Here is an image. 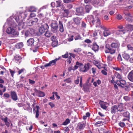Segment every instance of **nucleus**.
Listing matches in <instances>:
<instances>
[{
	"label": "nucleus",
	"mask_w": 133,
	"mask_h": 133,
	"mask_svg": "<svg viewBox=\"0 0 133 133\" xmlns=\"http://www.w3.org/2000/svg\"><path fill=\"white\" fill-rule=\"evenodd\" d=\"M59 31L61 32H63L64 30V29L63 28V25L62 23V22L60 21H59Z\"/></svg>",
	"instance_id": "obj_19"
},
{
	"label": "nucleus",
	"mask_w": 133,
	"mask_h": 133,
	"mask_svg": "<svg viewBox=\"0 0 133 133\" xmlns=\"http://www.w3.org/2000/svg\"><path fill=\"white\" fill-rule=\"evenodd\" d=\"M113 58V57L111 55H109L107 56V61L108 63H111L112 61Z\"/></svg>",
	"instance_id": "obj_21"
},
{
	"label": "nucleus",
	"mask_w": 133,
	"mask_h": 133,
	"mask_svg": "<svg viewBox=\"0 0 133 133\" xmlns=\"http://www.w3.org/2000/svg\"><path fill=\"white\" fill-rule=\"evenodd\" d=\"M116 83L119 86L122 88L127 87V83L126 81L123 79H121L117 81L116 82Z\"/></svg>",
	"instance_id": "obj_5"
},
{
	"label": "nucleus",
	"mask_w": 133,
	"mask_h": 133,
	"mask_svg": "<svg viewBox=\"0 0 133 133\" xmlns=\"http://www.w3.org/2000/svg\"><path fill=\"white\" fill-rule=\"evenodd\" d=\"M17 24L14 22L12 23L10 27L8 28L6 30V32L8 34H11L14 36L18 35L19 33L16 31L14 28H16Z\"/></svg>",
	"instance_id": "obj_2"
},
{
	"label": "nucleus",
	"mask_w": 133,
	"mask_h": 133,
	"mask_svg": "<svg viewBox=\"0 0 133 133\" xmlns=\"http://www.w3.org/2000/svg\"><path fill=\"white\" fill-rule=\"evenodd\" d=\"M69 13V10L68 9H64L63 12V17H66L68 16Z\"/></svg>",
	"instance_id": "obj_17"
},
{
	"label": "nucleus",
	"mask_w": 133,
	"mask_h": 133,
	"mask_svg": "<svg viewBox=\"0 0 133 133\" xmlns=\"http://www.w3.org/2000/svg\"><path fill=\"white\" fill-rule=\"evenodd\" d=\"M121 34H124L128 31V30L125 28L124 29L119 30Z\"/></svg>",
	"instance_id": "obj_35"
},
{
	"label": "nucleus",
	"mask_w": 133,
	"mask_h": 133,
	"mask_svg": "<svg viewBox=\"0 0 133 133\" xmlns=\"http://www.w3.org/2000/svg\"><path fill=\"white\" fill-rule=\"evenodd\" d=\"M76 12L77 13V15H81L84 13L83 8L82 7H80L77 8L76 9Z\"/></svg>",
	"instance_id": "obj_9"
},
{
	"label": "nucleus",
	"mask_w": 133,
	"mask_h": 133,
	"mask_svg": "<svg viewBox=\"0 0 133 133\" xmlns=\"http://www.w3.org/2000/svg\"><path fill=\"white\" fill-rule=\"evenodd\" d=\"M45 131L46 133H53V131L51 130V129L45 128Z\"/></svg>",
	"instance_id": "obj_39"
},
{
	"label": "nucleus",
	"mask_w": 133,
	"mask_h": 133,
	"mask_svg": "<svg viewBox=\"0 0 133 133\" xmlns=\"http://www.w3.org/2000/svg\"><path fill=\"white\" fill-rule=\"evenodd\" d=\"M110 31L108 30L107 29L104 30L103 32L104 35L105 36H107L109 35H110Z\"/></svg>",
	"instance_id": "obj_27"
},
{
	"label": "nucleus",
	"mask_w": 133,
	"mask_h": 133,
	"mask_svg": "<svg viewBox=\"0 0 133 133\" xmlns=\"http://www.w3.org/2000/svg\"><path fill=\"white\" fill-rule=\"evenodd\" d=\"M73 37L74 36L73 35H71L70 37L68 38V41L69 42H71L73 40Z\"/></svg>",
	"instance_id": "obj_52"
},
{
	"label": "nucleus",
	"mask_w": 133,
	"mask_h": 133,
	"mask_svg": "<svg viewBox=\"0 0 133 133\" xmlns=\"http://www.w3.org/2000/svg\"><path fill=\"white\" fill-rule=\"evenodd\" d=\"M102 73L104 75H107V73L106 70H102L101 71Z\"/></svg>",
	"instance_id": "obj_59"
},
{
	"label": "nucleus",
	"mask_w": 133,
	"mask_h": 133,
	"mask_svg": "<svg viewBox=\"0 0 133 133\" xmlns=\"http://www.w3.org/2000/svg\"><path fill=\"white\" fill-rule=\"evenodd\" d=\"M59 58H56L55 59L52 60L50 62V63L51 65H53L55 64L56 63L57 61L59 60Z\"/></svg>",
	"instance_id": "obj_30"
},
{
	"label": "nucleus",
	"mask_w": 133,
	"mask_h": 133,
	"mask_svg": "<svg viewBox=\"0 0 133 133\" xmlns=\"http://www.w3.org/2000/svg\"><path fill=\"white\" fill-rule=\"evenodd\" d=\"M124 14L127 16H129L131 17V15L129 13L128 11H124Z\"/></svg>",
	"instance_id": "obj_53"
},
{
	"label": "nucleus",
	"mask_w": 133,
	"mask_h": 133,
	"mask_svg": "<svg viewBox=\"0 0 133 133\" xmlns=\"http://www.w3.org/2000/svg\"><path fill=\"white\" fill-rule=\"evenodd\" d=\"M39 96L40 97H43L45 96V94L44 92L41 91H39L38 92Z\"/></svg>",
	"instance_id": "obj_41"
},
{
	"label": "nucleus",
	"mask_w": 133,
	"mask_h": 133,
	"mask_svg": "<svg viewBox=\"0 0 133 133\" xmlns=\"http://www.w3.org/2000/svg\"><path fill=\"white\" fill-rule=\"evenodd\" d=\"M9 70L11 76L12 77H14V74L15 73V71L12 70L11 69H9Z\"/></svg>",
	"instance_id": "obj_49"
},
{
	"label": "nucleus",
	"mask_w": 133,
	"mask_h": 133,
	"mask_svg": "<svg viewBox=\"0 0 133 133\" xmlns=\"http://www.w3.org/2000/svg\"><path fill=\"white\" fill-rule=\"evenodd\" d=\"M53 94L54 95H55L56 97L58 99H59L60 98V97L58 95V93L57 92H53Z\"/></svg>",
	"instance_id": "obj_56"
},
{
	"label": "nucleus",
	"mask_w": 133,
	"mask_h": 133,
	"mask_svg": "<svg viewBox=\"0 0 133 133\" xmlns=\"http://www.w3.org/2000/svg\"><path fill=\"white\" fill-rule=\"evenodd\" d=\"M84 66L86 71H87L91 67L90 64L89 63L85 64Z\"/></svg>",
	"instance_id": "obj_28"
},
{
	"label": "nucleus",
	"mask_w": 133,
	"mask_h": 133,
	"mask_svg": "<svg viewBox=\"0 0 133 133\" xmlns=\"http://www.w3.org/2000/svg\"><path fill=\"white\" fill-rule=\"evenodd\" d=\"M23 43L20 42L16 44L15 45V47L17 48L20 49L23 46Z\"/></svg>",
	"instance_id": "obj_22"
},
{
	"label": "nucleus",
	"mask_w": 133,
	"mask_h": 133,
	"mask_svg": "<svg viewBox=\"0 0 133 133\" xmlns=\"http://www.w3.org/2000/svg\"><path fill=\"white\" fill-rule=\"evenodd\" d=\"M73 7V5L72 4H68L67 5V8L70 9L72 8Z\"/></svg>",
	"instance_id": "obj_57"
},
{
	"label": "nucleus",
	"mask_w": 133,
	"mask_h": 133,
	"mask_svg": "<svg viewBox=\"0 0 133 133\" xmlns=\"http://www.w3.org/2000/svg\"><path fill=\"white\" fill-rule=\"evenodd\" d=\"M113 69L116 71H119L121 72H122V70L121 69L117 67H113Z\"/></svg>",
	"instance_id": "obj_44"
},
{
	"label": "nucleus",
	"mask_w": 133,
	"mask_h": 133,
	"mask_svg": "<svg viewBox=\"0 0 133 133\" xmlns=\"http://www.w3.org/2000/svg\"><path fill=\"white\" fill-rule=\"evenodd\" d=\"M37 16L39 18H41L42 17H43L44 16V15L42 13H40Z\"/></svg>",
	"instance_id": "obj_58"
},
{
	"label": "nucleus",
	"mask_w": 133,
	"mask_h": 133,
	"mask_svg": "<svg viewBox=\"0 0 133 133\" xmlns=\"http://www.w3.org/2000/svg\"><path fill=\"white\" fill-rule=\"evenodd\" d=\"M101 107L104 109H106L107 108V107L105 103L102 101H100L99 102Z\"/></svg>",
	"instance_id": "obj_16"
},
{
	"label": "nucleus",
	"mask_w": 133,
	"mask_h": 133,
	"mask_svg": "<svg viewBox=\"0 0 133 133\" xmlns=\"http://www.w3.org/2000/svg\"><path fill=\"white\" fill-rule=\"evenodd\" d=\"M115 76L118 78L119 79H121V76L119 73L117 72H116L115 73Z\"/></svg>",
	"instance_id": "obj_37"
},
{
	"label": "nucleus",
	"mask_w": 133,
	"mask_h": 133,
	"mask_svg": "<svg viewBox=\"0 0 133 133\" xmlns=\"http://www.w3.org/2000/svg\"><path fill=\"white\" fill-rule=\"evenodd\" d=\"M21 59V57L20 56L17 55L15 57L14 60L16 62H17L18 61H20Z\"/></svg>",
	"instance_id": "obj_36"
},
{
	"label": "nucleus",
	"mask_w": 133,
	"mask_h": 133,
	"mask_svg": "<svg viewBox=\"0 0 133 133\" xmlns=\"http://www.w3.org/2000/svg\"><path fill=\"white\" fill-rule=\"evenodd\" d=\"M34 42V40L33 38H30L27 42V44L28 46H32Z\"/></svg>",
	"instance_id": "obj_13"
},
{
	"label": "nucleus",
	"mask_w": 133,
	"mask_h": 133,
	"mask_svg": "<svg viewBox=\"0 0 133 133\" xmlns=\"http://www.w3.org/2000/svg\"><path fill=\"white\" fill-rule=\"evenodd\" d=\"M29 83L30 84H34L35 83V81L32 80L30 79H29Z\"/></svg>",
	"instance_id": "obj_60"
},
{
	"label": "nucleus",
	"mask_w": 133,
	"mask_h": 133,
	"mask_svg": "<svg viewBox=\"0 0 133 133\" xmlns=\"http://www.w3.org/2000/svg\"><path fill=\"white\" fill-rule=\"evenodd\" d=\"M80 71L83 72H87L84 66L83 67L81 66L80 69Z\"/></svg>",
	"instance_id": "obj_46"
},
{
	"label": "nucleus",
	"mask_w": 133,
	"mask_h": 133,
	"mask_svg": "<svg viewBox=\"0 0 133 133\" xmlns=\"http://www.w3.org/2000/svg\"><path fill=\"white\" fill-rule=\"evenodd\" d=\"M41 26L44 28L45 30H48L49 28V26L46 23H45L42 24Z\"/></svg>",
	"instance_id": "obj_29"
},
{
	"label": "nucleus",
	"mask_w": 133,
	"mask_h": 133,
	"mask_svg": "<svg viewBox=\"0 0 133 133\" xmlns=\"http://www.w3.org/2000/svg\"><path fill=\"white\" fill-rule=\"evenodd\" d=\"M11 96L12 99L16 101L18 99V97L15 92V91H11Z\"/></svg>",
	"instance_id": "obj_11"
},
{
	"label": "nucleus",
	"mask_w": 133,
	"mask_h": 133,
	"mask_svg": "<svg viewBox=\"0 0 133 133\" xmlns=\"http://www.w3.org/2000/svg\"><path fill=\"white\" fill-rule=\"evenodd\" d=\"M103 122L102 121H98L95 124V125H98L97 126H99L101 125H103Z\"/></svg>",
	"instance_id": "obj_42"
},
{
	"label": "nucleus",
	"mask_w": 133,
	"mask_h": 133,
	"mask_svg": "<svg viewBox=\"0 0 133 133\" xmlns=\"http://www.w3.org/2000/svg\"><path fill=\"white\" fill-rule=\"evenodd\" d=\"M99 46L97 45L96 43H94L92 45V49L95 52L97 51L99 49Z\"/></svg>",
	"instance_id": "obj_14"
},
{
	"label": "nucleus",
	"mask_w": 133,
	"mask_h": 133,
	"mask_svg": "<svg viewBox=\"0 0 133 133\" xmlns=\"http://www.w3.org/2000/svg\"><path fill=\"white\" fill-rule=\"evenodd\" d=\"M122 56L125 59L127 60L128 59L130 58L129 55L125 52L123 54Z\"/></svg>",
	"instance_id": "obj_24"
},
{
	"label": "nucleus",
	"mask_w": 133,
	"mask_h": 133,
	"mask_svg": "<svg viewBox=\"0 0 133 133\" xmlns=\"http://www.w3.org/2000/svg\"><path fill=\"white\" fill-rule=\"evenodd\" d=\"M91 8V7L90 5H85V11L87 13L89 12Z\"/></svg>",
	"instance_id": "obj_23"
},
{
	"label": "nucleus",
	"mask_w": 133,
	"mask_h": 133,
	"mask_svg": "<svg viewBox=\"0 0 133 133\" xmlns=\"http://www.w3.org/2000/svg\"><path fill=\"white\" fill-rule=\"evenodd\" d=\"M117 109L118 111L122 112L125 111V108L123 106V105L122 103H120L117 106Z\"/></svg>",
	"instance_id": "obj_10"
},
{
	"label": "nucleus",
	"mask_w": 133,
	"mask_h": 133,
	"mask_svg": "<svg viewBox=\"0 0 133 133\" xmlns=\"http://www.w3.org/2000/svg\"><path fill=\"white\" fill-rule=\"evenodd\" d=\"M94 64L96 66H97L98 69H100L102 68V64H100L99 62L96 61H95L94 62Z\"/></svg>",
	"instance_id": "obj_26"
},
{
	"label": "nucleus",
	"mask_w": 133,
	"mask_h": 133,
	"mask_svg": "<svg viewBox=\"0 0 133 133\" xmlns=\"http://www.w3.org/2000/svg\"><path fill=\"white\" fill-rule=\"evenodd\" d=\"M8 118L6 117L3 119V121H4L5 125L8 127H9L10 126V123L8 121Z\"/></svg>",
	"instance_id": "obj_32"
},
{
	"label": "nucleus",
	"mask_w": 133,
	"mask_h": 133,
	"mask_svg": "<svg viewBox=\"0 0 133 133\" xmlns=\"http://www.w3.org/2000/svg\"><path fill=\"white\" fill-rule=\"evenodd\" d=\"M69 55L70 56L72 57L73 58H75L76 56V55L75 54L71 53H70Z\"/></svg>",
	"instance_id": "obj_63"
},
{
	"label": "nucleus",
	"mask_w": 133,
	"mask_h": 133,
	"mask_svg": "<svg viewBox=\"0 0 133 133\" xmlns=\"http://www.w3.org/2000/svg\"><path fill=\"white\" fill-rule=\"evenodd\" d=\"M26 17L25 14H23L19 16L18 18H16L15 19L17 22H21L23 21Z\"/></svg>",
	"instance_id": "obj_6"
},
{
	"label": "nucleus",
	"mask_w": 133,
	"mask_h": 133,
	"mask_svg": "<svg viewBox=\"0 0 133 133\" xmlns=\"http://www.w3.org/2000/svg\"><path fill=\"white\" fill-rule=\"evenodd\" d=\"M45 30H46L41 26L39 29V32L41 34H42L44 33Z\"/></svg>",
	"instance_id": "obj_33"
},
{
	"label": "nucleus",
	"mask_w": 133,
	"mask_h": 133,
	"mask_svg": "<svg viewBox=\"0 0 133 133\" xmlns=\"http://www.w3.org/2000/svg\"><path fill=\"white\" fill-rule=\"evenodd\" d=\"M83 89L84 91H88L89 90V87L87 84L83 86Z\"/></svg>",
	"instance_id": "obj_34"
},
{
	"label": "nucleus",
	"mask_w": 133,
	"mask_h": 133,
	"mask_svg": "<svg viewBox=\"0 0 133 133\" xmlns=\"http://www.w3.org/2000/svg\"><path fill=\"white\" fill-rule=\"evenodd\" d=\"M51 30L54 33L56 32L58 30V25L57 22L55 21H52L51 24Z\"/></svg>",
	"instance_id": "obj_4"
},
{
	"label": "nucleus",
	"mask_w": 133,
	"mask_h": 133,
	"mask_svg": "<svg viewBox=\"0 0 133 133\" xmlns=\"http://www.w3.org/2000/svg\"><path fill=\"white\" fill-rule=\"evenodd\" d=\"M120 44L118 42H113L110 45L111 47H107L106 46L105 49L106 53H109L111 54H113L116 52V50H118L119 46Z\"/></svg>",
	"instance_id": "obj_1"
},
{
	"label": "nucleus",
	"mask_w": 133,
	"mask_h": 133,
	"mask_svg": "<svg viewBox=\"0 0 133 133\" xmlns=\"http://www.w3.org/2000/svg\"><path fill=\"white\" fill-rule=\"evenodd\" d=\"M77 126L79 129H83L85 126V121H83L79 122Z\"/></svg>",
	"instance_id": "obj_7"
},
{
	"label": "nucleus",
	"mask_w": 133,
	"mask_h": 133,
	"mask_svg": "<svg viewBox=\"0 0 133 133\" xmlns=\"http://www.w3.org/2000/svg\"><path fill=\"white\" fill-rule=\"evenodd\" d=\"M76 65L78 66V67L79 66H82L83 65V64L82 63H79L78 62H76Z\"/></svg>",
	"instance_id": "obj_64"
},
{
	"label": "nucleus",
	"mask_w": 133,
	"mask_h": 133,
	"mask_svg": "<svg viewBox=\"0 0 133 133\" xmlns=\"http://www.w3.org/2000/svg\"><path fill=\"white\" fill-rule=\"evenodd\" d=\"M70 122V120L69 119H67L63 123L62 125H66Z\"/></svg>",
	"instance_id": "obj_40"
},
{
	"label": "nucleus",
	"mask_w": 133,
	"mask_h": 133,
	"mask_svg": "<svg viewBox=\"0 0 133 133\" xmlns=\"http://www.w3.org/2000/svg\"><path fill=\"white\" fill-rule=\"evenodd\" d=\"M68 57V52H66V54L62 56V57L64 58H66Z\"/></svg>",
	"instance_id": "obj_51"
},
{
	"label": "nucleus",
	"mask_w": 133,
	"mask_h": 133,
	"mask_svg": "<svg viewBox=\"0 0 133 133\" xmlns=\"http://www.w3.org/2000/svg\"><path fill=\"white\" fill-rule=\"evenodd\" d=\"M81 49L80 48H75L74 50V52H81Z\"/></svg>",
	"instance_id": "obj_50"
},
{
	"label": "nucleus",
	"mask_w": 133,
	"mask_h": 133,
	"mask_svg": "<svg viewBox=\"0 0 133 133\" xmlns=\"http://www.w3.org/2000/svg\"><path fill=\"white\" fill-rule=\"evenodd\" d=\"M111 113L112 114H115L117 113L118 111L117 106L115 105L112 107L111 108Z\"/></svg>",
	"instance_id": "obj_12"
},
{
	"label": "nucleus",
	"mask_w": 133,
	"mask_h": 133,
	"mask_svg": "<svg viewBox=\"0 0 133 133\" xmlns=\"http://www.w3.org/2000/svg\"><path fill=\"white\" fill-rule=\"evenodd\" d=\"M117 18L118 20H121L122 18V17L120 15H118L117 17Z\"/></svg>",
	"instance_id": "obj_62"
},
{
	"label": "nucleus",
	"mask_w": 133,
	"mask_h": 133,
	"mask_svg": "<svg viewBox=\"0 0 133 133\" xmlns=\"http://www.w3.org/2000/svg\"><path fill=\"white\" fill-rule=\"evenodd\" d=\"M91 70H92V73L93 74H95L96 73V68H92L91 69Z\"/></svg>",
	"instance_id": "obj_55"
},
{
	"label": "nucleus",
	"mask_w": 133,
	"mask_h": 133,
	"mask_svg": "<svg viewBox=\"0 0 133 133\" xmlns=\"http://www.w3.org/2000/svg\"><path fill=\"white\" fill-rule=\"evenodd\" d=\"M81 38L80 36L79 35H78L74 37L75 39V40L81 39Z\"/></svg>",
	"instance_id": "obj_48"
},
{
	"label": "nucleus",
	"mask_w": 133,
	"mask_h": 133,
	"mask_svg": "<svg viewBox=\"0 0 133 133\" xmlns=\"http://www.w3.org/2000/svg\"><path fill=\"white\" fill-rule=\"evenodd\" d=\"M38 21V19L37 18H35L33 20L30 21V22L31 24V25H32L34 22L36 23Z\"/></svg>",
	"instance_id": "obj_38"
},
{
	"label": "nucleus",
	"mask_w": 133,
	"mask_h": 133,
	"mask_svg": "<svg viewBox=\"0 0 133 133\" xmlns=\"http://www.w3.org/2000/svg\"><path fill=\"white\" fill-rule=\"evenodd\" d=\"M51 39L52 41H57L56 39V37L54 36H52L51 37Z\"/></svg>",
	"instance_id": "obj_61"
},
{
	"label": "nucleus",
	"mask_w": 133,
	"mask_h": 133,
	"mask_svg": "<svg viewBox=\"0 0 133 133\" xmlns=\"http://www.w3.org/2000/svg\"><path fill=\"white\" fill-rule=\"evenodd\" d=\"M119 124V126L122 127H123L125 125V124L123 122H120Z\"/></svg>",
	"instance_id": "obj_54"
},
{
	"label": "nucleus",
	"mask_w": 133,
	"mask_h": 133,
	"mask_svg": "<svg viewBox=\"0 0 133 133\" xmlns=\"http://www.w3.org/2000/svg\"><path fill=\"white\" fill-rule=\"evenodd\" d=\"M127 47L128 50H131L133 51V41L131 43L127 45Z\"/></svg>",
	"instance_id": "obj_25"
},
{
	"label": "nucleus",
	"mask_w": 133,
	"mask_h": 133,
	"mask_svg": "<svg viewBox=\"0 0 133 133\" xmlns=\"http://www.w3.org/2000/svg\"><path fill=\"white\" fill-rule=\"evenodd\" d=\"M88 19L89 22L90 23L91 22L93 24L95 25V26L96 27L99 26L101 24V22L99 18L97 17H96V18L94 19L93 16H90L88 17Z\"/></svg>",
	"instance_id": "obj_3"
},
{
	"label": "nucleus",
	"mask_w": 133,
	"mask_h": 133,
	"mask_svg": "<svg viewBox=\"0 0 133 133\" xmlns=\"http://www.w3.org/2000/svg\"><path fill=\"white\" fill-rule=\"evenodd\" d=\"M125 28L128 30V31H131L133 30V25L130 24L126 25L125 26Z\"/></svg>",
	"instance_id": "obj_20"
},
{
	"label": "nucleus",
	"mask_w": 133,
	"mask_h": 133,
	"mask_svg": "<svg viewBox=\"0 0 133 133\" xmlns=\"http://www.w3.org/2000/svg\"><path fill=\"white\" fill-rule=\"evenodd\" d=\"M128 77L130 81L133 82V70L129 72L128 75Z\"/></svg>",
	"instance_id": "obj_15"
},
{
	"label": "nucleus",
	"mask_w": 133,
	"mask_h": 133,
	"mask_svg": "<svg viewBox=\"0 0 133 133\" xmlns=\"http://www.w3.org/2000/svg\"><path fill=\"white\" fill-rule=\"evenodd\" d=\"M37 9L36 8L33 6H30L28 8L29 11L31 12H36Z\"/></svg>",
	"instance_id": "obj_18"
},
{
	"label": "nucleus",
	"mask_w": 133,
	"mask_h": 133,
	"mask_svg": "<svg viewBox=\"0 0 133 133\" xmlns=\"http://www.w3.org/2000/svg\"><path fill=\"white\" fill-rule=\"evenodd\" d=\"M123 116L126 117H129L130 116V114L127 111L124 112L123 114Z\"/></svg>",
	"instance_id": "obj_45"
},
{
	"label": "nucleus",
	"mask_w": 133,
	"mask_h": 133,
	"mask_svg": "<svg viewBox=\"0 0 133 133\" xmlns=\"http://www.w3.org/2000/svg\"><path fill=\"white\" fill-rule=\"evenodd\" d=\"M81 19V18L78 17L74 18L73 19V20L74 23L77 25H80Z\"/></svg>",
	"instance_id": "obj_8"
},
{
	"label": "nucleus",
	"mask_w": 133,
	"mask_h": 133,
	"mask_svg": "<svg viewBox=\"0 0 133 133\" xmlns=\"http://www.w3.org/2000/svg\"><path fill=\"white\" fill-rule=\"evenodd\" d=\"M45 35L46 37H50L52 35V33L49 31H46L44 34Z\"/></svg>",
	"instance_id": "obj_31"
},
{
	"label": "nucleus",
	"mask_w": 133,
	"mask_h": 133,
	"mask_svg": "<svg viewBox=\"0 0 133 133\" xmlns=\"http://www.w3.org/2000/svg\"><path fill=\"white\" fill-rule=\"evenodd\" d=\"M58 44V42L57 41H52V45L53 47H55Z\"/></svg>",
	"instance_id": "obj_43"
},
{
	"label": "nucleus",
	"mask_w": 133,
	"mask_h": 133,
	"mask_svg": "<svg viewBox=\"0 0 133 133\" xmlns=\"http://www.w3.org/2000/svg\"><path fill=\"white\" fill-rule=\"evenodd\" d=\"M132 17V16L131 15V17L129 16H127L125 17V18L126 19V20L127 21H128L129 22H131L132 21V19L131 18V17Z\"/></svg>",
	"instance_id": "obj_47"
}]
</instances>
